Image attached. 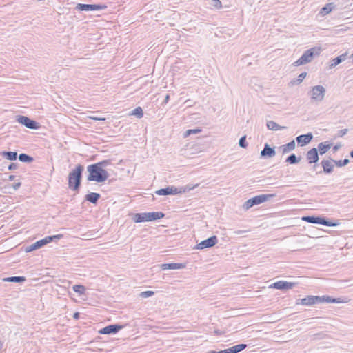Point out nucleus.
<instances>
[{"instance_id":"obj_5","label":"nucleus","mask_w":353,"mask_h":353,"mask_svg":"<svg viewBox=\"0 0 353 353\" xmlns=\"http://www.w3.org/2000/svg\"><path fill=\"white\" fill-rule=\"evenodd\" d=\"M319 54L320 48H311L304 52L301 57L294 62V65L299 66L310 63L314 56H318Z\"/></svg>"},{"instance_id":"obj_53","label":"nucleus","mask_w":353,"mask_h":353,"mask_svg":"<svg viewBox=\"0 0 353 353\" xmlns=\"http://www.w3.org/2000/svg\"><path fill=\"white\" fill-rule=\"evenodd\" d=\"M350 156L353 158V150L350 152Z\"/></svg>"},{"instance_id":"obj_38","label":"nucleus","mask_w":353,"mask_h":353,"mask_svg":"<svg viewBox=\"0 0 353 353\" xmlns=\"http://www.w3.org/2000/svg\"><path fill=\"white\" fill-rule=\"evenodd\" d=\"M201 132V129L196 128V129H190L185 132L183 137H187L192 134H198Z\"/></svg>"},{"instance_id":"obj_23","label":"nucleus","mask_w":353,"mask_h":353,"mask_svg":"<svg viewBox=\"0 0 353 353\" xmlns=\"http://www.w3.org/2000/svg\"><path fill=\"white\" fill-rule=\"evenodd\" d=\"M100 197L101 195L99 193L90 192L85 195V200L93 204H97Z\"/></svg>"},{"instance_id":"obj_33","label":"nucleus","mask_w":353,"mask_h":353,"mask_svg":"<svg viewBox=\"0 0 353 353\" xmlns=\"http://www.w3.org/2000/svg\"><path fill=\"white\" fill-rule=\"evenodd\" d=\"M72 289L73 290L78 293L80 295H82L85 293V286L82 285H74L73 287H72Z\"/></svg>"},{"instance_id":"obj_18","label":"nucleus","mask_w":353,"mask_h":353,"mask_svg":"<svg viewBox=\"0 0 353 353\" xmlns=\"http://www.w3.org/2000/svg\"><path fill=\"white\" fill-rule=\"evenodd\" d=\"M46 240L45 239H41L39 241H36L35 243H32V245L28 246L26 248V252H30L34 250H36L37 249H39L46 245Z\"/></svg>"},{"instance_id":"obj_43","label":"nucleus","mask_w":353,"mask_h":353,"mask_svg":"<svg viewBox=\"0 0 353 353\" xmlns=\"http://www.w3.org/2000/svg\"><path fill=\"white\" fill-rule=\"evenodd\" d=\"M347 132V129H343L339 131H338L336 136L338 137H342L344 135H345Z\"/></svg>"},{"instance_id":"obj_7","label":"nucleus","mask_w":353,"mask_h":353,"mask_svg":"<svg viewBox=\"0 0 353 353\" xmlns=\"http://www.w3.org/2000/svg\"><path fill=\"white\" fill-rule=\"evenodd\" d=\"M302 220L315 224H321L325 226H336L338 225L337 223H334L330 221L325 219L324 217L321 216H305L302 217Z\"/></svg>"},{"instance_id":"obj_2","label":"nucleus","mask_w":353,"mask_h":353,"mask_svg":"<svg viewBox=\"0 0 353 353\" xmlns=\"http://www.w3.org/2000/svg\"><path fill=\"white\" fill-rule=\"evenodd\" d=\"M89 174L88 181L102 183L107 180L109 174L105 169L101 168L99 166L94 164L90 165L87 168Z\"/></svg>"},{"instance_id":"obj_29","label":"nucleus","mask_w":353,"mask_h":353,"mask_svg":"<svg viewBox=\"0 0 353 353\" xmlns=\"http://www.w3.org/2000/svg\"><path fill=\"white\" fill-rule=\"evenodd\" d=\"M19 160L23 163H30L34 161V159L28 154L21 153L19 155Z\"/></svg>"},{"instance_id":"obj_28","label":"nucleus","mask_w":353,"mask_h":353,"mask_svg":"<svg viewBox=\"0 0 353 353\" xmlns=\"http://www.w3.org/2000/svg\"><path fill=\"white\" fill-rule=\"evenodd\" d=\"M1 155L10 161H14L17 158V152H2Z\"/></svg>"},{"instance_id":"obj_21","label":"nucleus","mask_w":353,"mask_h":353,"mask_svg":"<svg viewBox=\"0 0 353 353\" xmlns=\"http://www.w3.org/2000/svg\"><path fill=\"white\" fill-rule=\"evenodd\" d=\"M332 144L328 141L321 142L318 144L317 150L321 155L325 154L332 147Z\"/></svg>"},{"instance_id":"obj_50","label":"nucleus","mask_w":353,"mask_h":353,"mask_svg":"<svg viewBox=\"0 0 353 353\" xmlns=\"http://www.w3.org/2000/svg\"><path fill=\"white\" fill-rule=\"evenodd\" d=\"M341 145H336L334 146L333 148V150L334 152H336L339 148H340Z\"/></svg>"},{"instance_id":"obj_39","label":"nucleus","mask_w":353,"mask_h":353,"mask_svg":"<svg viewBox=\"0 0 353 353\" xmlns=\"http://www.w3.org/2000/svg\"><path fill=\"white\" fill-rule=\"evenodd\" d=\"M239 145L240 147L243 148H246L248 147V143L246 142V136H243L240 138Z\"/></svg>"},{"instance_id":"obj_47","label":"nucleus","mask_w":353,"mask_h":353,"mask_svg":"<svg viewBox=\"0 0 353 353\" xmlns=\"http://www.w3.org/2000/svg\"><path fill=\"white\" fill-rule=\"evenodd\" d=\"M245 232H246L245 230H236V231H234V233L235 234H238V235H239V234H242L245 233Z\"/></svg>"},{"instance_id":"obj_25","label":"nucleus","mask_w":353,"mask_h":353,"mask_svg":"<svg viewBox=\"0 0 353 353\" xmlns=\"http://www.w3.org/2000/svg\"><path fill=\"white\" fill-rule=\"evenodd\" d=\"M335 8V5L333 3H329L325 4L320 10L321 15H326L329 14Z\"/></svg>"},{"instance_id":"obj_41","label":"nucleus","mask_w":353,"mask_h":353,"mask_svg":"<svg viewBox=\"0 0 353 353\" xmlns=\"http://www.w3.org/2000/svg\"><path fill=\"white\" fill-rule=\"evenodd\" d=\"M154 294L153 291H143L141 292L140 296L142 298H148L152 296Z\"/></svg>"},{"instance_id":"obj_11","label":"nucleus","mask_w":353,"mask_h":353,"mask_svg":"<svg viewBox=\"0 0 353 353\" xmlns=\"http://www.w3.org/2000/svg\"><path fill=\"white\" fill-rule=\"evenodd\" d=\"M123 327V326L119 325L118 324L110 325L101 329L99 332L101 334H116Z\"/></svg>"},{"instance_id":"obj_4","label":"nucleus","mask_w":353,"mask_h":353,"mask_svg":"<svg viewBox=\"0 0 353 353\" xmlns=\"http://www.w3.org/2000/svg\"><path fill=\"white\" fill-rule=\"evenodd\" d=\"M164 216L165 214L161 212L136 213L133 215L132 220L135 223H141L156 221Z\"/></svg>"},{"instance_id":"obj_12","label":"nucleus","mask_w":353,"mask_h":353,"mask_svg":"<svg viewBox=\"0 0 353 353\" xmlns=\"http://www.w3.org/2000/svg\"><path fill=\"white\" fill-rule=\"evenodd\" d=\"M179 192H181V191H179L178 188L174 186H168L165 188H161L155 192V194L157 195H174Z\"/></svg>"},{"instance_id":"obj_3","label":"nucleus","mask_w":353,"mask_h":353,"mask_svg":"<svg viewBox=\"0 0 353 353\" xmlns=\"http://www.w3.org/2000/svg\"><path fill=\"white\" fill-rule=\"evenodd\" d=\"M83 171V166L79 164L75 169L72 170L68 175V187L72 190H79L82 172Z\"/></svg>"},{"instance_id":"obj_44","label":"nucleus","mask_w":353,"mask_h":353,"mask_svg":"<svg viewBox=\"0 0 353 353\" xmlns=\"http://www.w3.org/2000/svg\"><path fill=\"white\" fill-rule=\"evenodd\" d=\"M17 168H18V164L16 163H12L8 166L9 170H16Z\"/></svg>"},{"instance_id":"obj_20","label":"nucleus","mask_w":353,"mask_h":353,"mask_svg":"<svg viewBox=\"0 0 353 353\" xmlns=\"http://www.w3.org/2000/svg\"><path fill=\"white\" fill-rule=\"evenodd\" d=\"M185 268V265L183 263H163L161 265V269L162 270H179Z\"/></svg>"},{"instance_id":"obj_49","label":"nucleus","mask_w":353,"mask_h":353,"mask_svg":"<svg viewBox=\"0 0 353 353\" xmlns=\"http://www.w3.org/2000/svg\"><path fill=\"white\" fill-rule=\"evenodd\" d=\"M80 314L79 312H75L73 314V318L74 319H78L79 318Z\"/></svg>"},{"instance_id":"obj_34","label":"nucleus","mask_w":353,"mask_h":353,"mask_svg":"<svg viewBox=\"0 0 353 353\" xmlns=\"http://www.w3.org/2000/svg\"><path fill=\"white\" fill-rule=\"evenodd\" d=\"M62 237H63L62 234H57V235H53V236H48L45 237L44 239H45V240H46V243L48 244L52 241H57Z\"/></svg>"},{"instance_id":"obj_51","label":"nucleus","mask_w":353,"mask_h":353,"mask_svg":"<svg viewBox=\"0 0 353 353\" xmlns=\"http://www.w3.org/2000/svg\"><path fill=\"white\" fill-rule=\"evenodd\" d=\"M14 178H15V176H14V175H10V176H8V180H9V181H13V180L14 179Z\"/></svg>"},{"instance_id":"obj_1","label":"nucleus","mask_w":353,"mask_h":353,"mask_svg":"<svg viewBox=\"0 0 353 353\" xmlns=\"http://www.w3.org/2000/svg\"><path fill=\"white\" fill-rule=\"evenodd\" d=\"M321 303H341L343 301L341 298H332L329 296H307L303 298L296 303V304H301L303 305L311 306L314 304Z\"/></svg>"},{"instance_id":"obj_24","label":"nucleus","mask_w":353,"mask_h":353,"mask_svg":"<svg viewBox=\"0 0 353 353\" xmlns=\"http://www.w3.org/2000/svg\"><path fill=\"white\" fill-rule=\"evenodd\" d=\"M296 148L295 141L292 140V141L288 143L287 144L283 145L281 146V149L282 150L283 154H286L289 152L294 150Z\"/></svg>"},{"instance_id":"obj_54","label":"nucleus","mask_w":353,"mask_h":353,"mask_svg":"<svg viewBox=\"0 0 353 353\" xmlns=\"http://www.w3.org/2000/svg\"><path fill=\"white\" fill-rule=\"evenodd\" d=\"M351 59H352L353 61V54L351 55Z\"/></svg>"},{"instance_id":"obj_52","label":"nucleus","mask_w":353,"mask_h":353,"mask_svg":"<svg viewBox=\"0 0 353 353\" xmlns=\"http://www.w3.org/2000/svg\"><path fill=\"white\" fill-rule=\"evenodd\" d=\"M170 99V96L168 94H167L165 97V103H168V101H169Z\"/></svg>"},{"instance_id":"obj_48","label":"nucleus","mask_w":353,"mask_h":353,"mask_svg":"<svg viewBox=\"0 0 353 353\" xmlns=\"http://www.w3.org/2000/svg\"><path fill=\"white\" fill-rule=\"evenodd\" d=\"M90 118L92 120H96V121H100V120H104L105 119L103 118H99V117H90Z\"/></svg>"},{"instance_id":"obj_27","label":"nucleus","mask_w":353,"mask_h":353,"mask_svg":"<svg viewBox=\"0 0 353 353\" xmlns=\"http://www.w3.org/2000/svg\"><path fill=\"white\" fill-rule=\"evenodd\" d=\"M247 347L246 344H239L228 348L230 353H239Z\"/></svg>"},{"instance_id":"obj_9","label":"nucleus","mask_w":353,"mask_h":353,"mask_svg":"<svg viewBox=\"0 0 353 353\" xmlns=\"http://www.w3.org/2000/svg\"><path fill=\"white\" fill-rule=\"evenodd\" d=\"M107 8L105 5L102 4H84L78 3L76 6V9L81 11H94L104 10Z\"/></svg>"},{"instance_id":"obj_37","label":"nucleus","mask_w":353,"mask_h":353,"mask_svg":"<svg viewBox=\"0 0 353 353\" xmlns=\"http://www.w3.org/2000/svg\"><path fill=\"white\" fill-rule=\"evenodd\" d=\"M132 115L137 116L138 118H141L143 116V112L141 107L136 108L132 113Z\"/></svg>"},{"instance_id":"obj_14","label":"nucleus","mask_w":353,"mask_h":353,"mask_svg":"<svg viewBox=\"0 0 353 353\" xmlns=\"http://www.w3.org/2000/svg\"><path fill=\"white\" fill-rule=\"evenodd\" d=\"M306 159L310 164L318 162L319 157L317 149L313 148L307 151L306 153Z\"/></svg>"},{"instance_id":"obj_6","label":"nucleus","mask_w":353,"mask_h":353,"mask_svg":"<svg viewBox=\"0 0 353 353\" xmlns=\"http://www.w3.org/2000/svg\"><path fill=\"white\" fill-rule=\"evenodd\" d=\"M326 90L323 85H315L309 92L312 102L319 103L322 101L325 95Z\"/></svg>"},{"instance_id":"obj_10","label":"nucleus","mask_w":353,"mask_h":353,"mask_svg":"<svg viewBox=\"0 0 353 353\" xmlns=\"http://www.w3.org/2000/svg\"><path fill=\"white\" fill-rule=\"evenodd\" d=\"M217 237L216 236H212L200 242L199 244L196 245V248L199 250H203L205 248H212L214 245H215L217 243Z\"/></svg>"},{"instance_id":"obj_15","label":"nucleus","mask_w":353,"mask_h":353,"mask_svg":"<svg viewBox=\"0 0 353 353\" xmlns=\"http://www.w3.org/2000/svg\"><path fill=\"white\" fill-rule=\"evenodd\" d=\"M261 157L263 158H271L275 156L276 152L274 148H272L269 144L265 143L263 149L261 151Z\"/></svg>"},{"instance_id":"obj_17","label":"nucleus","mask_w":353,"mask_h":353,"mask_svg":"<svg viewBox=\"0 0 353 353\" xmlns=\"http://www.w3.org/2000/svg\"><path fill=\"white\" fill-rule=\"evenodd\" d=\"M313 139V135L312 133L309 132L306 134H301L298 136L296 138V140L299 145L301 146H303L309 143L312 139Z\"/></svg>"},{"instance_id":"obj_42","label":"nucleus","mask_w":353,"mask_h":353,"mask_svg":"<svg viewBox=\"0 0 353 353\" xmlns=\"http://www.w3.org/2000/svg\"><path fill=\"white\" fill-rule=\"evenodd\" d=\"M211 5L217 9H220L222 7V3L220 0H212Z\"/></svg>"},{"instance_id":"obj_8","label":"nucleus","mask_w":353,"mask_h":353,"mask_svg":"<svg viewBox=\"0 0 353 353\" xmlns=\"http://www.w3.org/2000/svg\"><path fill=\"white\" fill-rule=\"evenodd\" d=\"M17 121L26 128L31 130H37L39 128V123L30 119L29 117L23 115H18L16 119Z\"/></svg>"},{"instance_id":"obj_32","label":"nucleus","mask_w":353,"mask_h":353,"mask_svg":"<svg viewBox=\"0 0 353 353\" xmlns=\"http://www.w3.org/2000/svg\"><path fill=\"white\" fill-rule=\"evenodd\" d=\"M306 76H307V72H303L298 76V78L296 79L292 80L291 81V83L292 85H299L303 81V80L306 77Z\"/></svg>"},{"instance_id":"obj_35","label":"nucleus","mask_w":353,"mask_h":353,"mask_svg":"<svg viewBox=\"0 0 353 353\" xmlns=\"http://www.w3.org/2000/svg\"><path fill=\"white\" fill-rule=\"evenodd\" d=\"M333 162L337 167H343L350 163V160L348 159H345L343 160H333Z\"/></svg>"},{"instance_id":"obj_26","label":"nucleus","mask_w":353,"mask_h":353,"mask_svg":"<svg viewBox=\"0 0 353 353\" xmlns=\"http://www.w3.org/2000/svg\"><path fill=\"white\" fill-rule=\"evenodd\" d=\"M267 128L270 130H279L285 128L284 126H281L279 124H277L276 122L273 121H270L267 122Z\"/></svg>"},{"instance_id":"obj_16","label":"nucleus","mask_w":353,"mask_h":353,"mask_svg":"<svg viewBox=\"0 0 353 353\" xmlns=\"http://www.w3.org/2000/svg\"><path fill=\"white\" fill-rule=\"evenodd\" d=\"M332 159H330V160H323L321 162V166L323 169V172L325 174H330L333 172L334 168V163L333 162Z\"/></svg>"},{"instance_id":"obj_36","label":"nucleus","mask_w":353,"mask_h":353,"mask_svg":"<svg viewBox=\"0 0 353 353\" xmlns=\"http://www.w3.org/2000/svg\"><path fill=\"white\" fill-rule=\"evenodd\" d=\"M95 165L99 166L102 169H105L108 165H111V161L110 160H103L102 161L98 162L97 163H94Z\"/></svg>"},{"instance_id":"obj_40","label":"nucleus","mask_w":353,"mask_h":353,"mask_svg":"<svg viewBox=\"0 0 353 353\" xmlns=\"http://www.w3.org/2000/svg\"><path fill=\"white\" fill-rule=\"evenodd\" d=\"M254 204L252 201V198L248 199L247 201H245L243 204V208L246 210H248L250 209V208H252V206H254Z\"/></svg>"},{"instance_id":"obj_13","label":"nucleus","mask_w":353,"mask_h":353,"mask_svg":"<svg viewBox=\"0 0 353 353\" xmlns=\"http://www.w3.org/2000/svg\"><path fill=\"white\" fill-rule=\"evenodd\" d=\"M294 285V283L288 282L285 281H279L272 284L270 288L278 290H288L292 288Z\"/></svg>"},{"instance_id":"obj_46","label":"nucleus","mask_w":353,"mask_h":353,"mask_svg":"<svg viewBox=\"0 0 353 353\" xmlns=\"http://www.w3.org/2000/svg\"><path fill=\"white\" fill-rule=\"evenodd\" d=\"M21 185V183L20 182H18V183L13 184L12 187L16 190L20 188Z\"/></svg>"},{"instance_id":"obj_19","label":"nucleus","mask_w":353,"mask_h":353,"mask_svg":"<svg viewBox=\"0 0 353 353\" xmlns=\"http://www.w3.org/2000/svg\"><path fill=\"white\" fill-rule=\"evenodd\" d=\"M274 196H275L274 194H261V195H258V196H256L252 198V201H253L254 205H256L261 204L263 202H265L269 199L272 198Z\"/></svg>"},{"instance_id":"obj_31","label":"nucleus","mask_w":353,"mask_h":353,"mask_svg":"<svg viewBox=\"0 0 353 353\" xmlns=\"http://www.w3.org/2000/svg\"><path fill=\"white\" fill-rule=\"evenodd\" d=\"M4 281L7 282L21 283L26 281V278L24 276H10L4 279Z\"/></svg>"},{"instance_id":"obj_30","label":"nucleus","mask_w":353,"mask_h":353,"mask_svg":"<svg viewBox=\"0 0 353 353\" xmlns=\"http://www.w3.org/2000/svg\"><path fill=\"white\" fill-rule=\"evenodd\" d=\"M301 161V157H297L295 154H291L285 160L290 164H296Z\"/></svg>"},{"instance_id":"obj_22","label":"nucleus","mask_w":353,"mask_h":353,"mask_svg":"<svg viewBox=\"0 0 353 353\" xmlns=\"http://www.w3.org/2000/svg\"><path fill=\"white\" fill-rule=\"evenodd\" d=\"M346 57H347V54L345 53V54H343L334 59H333L332 61H331V63L329 65V69H332L334 68H335L336 65H338L339 64H340L341 62H343V61H345L346 59Z\"/></svg>"},{"instance_id":"obj_45","label":"nucleus","mask_w":353,"mask_h":353,"mask_svg":"<svg viewBox=\"0 0 353 353\" xmlns=\"http://www.w3.org/2000/svg\"><path fill=\"white\" fill-rule=\"evenodd\" d=\"M208 353H230V352H229V350L228 348V349H225L223 350H220V351L211 350Z\"/></svg>"}]
</instances>
